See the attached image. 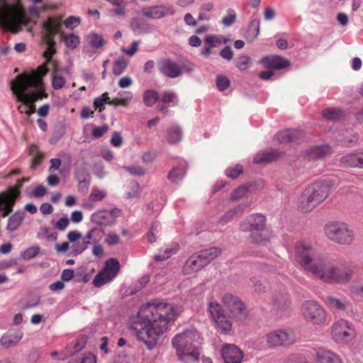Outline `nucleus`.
I'll return each mask as SVG.
<instances>
[{
    "instance_id": "nucleus-1",
    "label": "nucleus",
    "mask_w": 363,
    "mask_h": 363,
    "mask_svg": "<svg viewBox=\"0 0 363 363\" xmlns=\"http://www.w3.org/2000/svg\"><path fill=\"white\" fill-rule=\"evenodd\" d=\"M177 315V308L174 305L154 300L140 307L138 315L131 323L130 329L149 350H152L159 337L167 330L169 323Z\"/></svg>"
},
{
    "instance_id": "nucleus-2",
    "label": "nucleus",
    "mask_w": 363,
    "mask_h": 363,
    "mask_svg": "<svg viewBox=\"0 0 363 363\" xmlns=\"http://www.w3.org/2000/svg\"><path fill=\"white\" fill-rule=\"evenodd\" d=\"M47 9L52 7L40 9L30 6L26 10L22 0L12 1L0 12V27L12 33H18L24 28L30 31L37 23L40 12Z\"/></svg>"
},
{
    "instance_id": "nucleus-3",
    "label": "nucleus",
    "mask_w": 363,
    "mask_h": 363,
    "mask_svg": "<svg viewBox=\"0 0 363 363\" xmlns=\"http://www.w3.org/2000/svg\"><path fill=\"white\" fill-rule=\"evenodd\" d=\"M333 186V182L328 179L313 182L299 197L298 209L305 213L311 212L328 197Z\"/></svg>"
},
{
    "instance_id": "nucleus-4",
    "label": "nucleus",
    "mask_w": 363,
    "mask_h": 363,
    "mask_svg": "<svg viewBox=\"0 0 363 363\" xmlns=\"http://www.w3.org/2000/svg\"><path fill=\"white\" fill-rule=\"evenodd\" d=\"M30 82L24 75H18L15 80L11 82V89L16 96V100L21 103L18 111L27 115L28 105L47 98L45 90L30 91Z\"/></svg>"
},
{
    "instance_id": "nucleus-5",
    "label": "nucleus",
    "mask_w": 363,
    "mask_h": 363,
    "mask_svg": "<svg viewBox=\"0 0 363 363\" xmlns=\"http://www.w3.org/2000/svg\"><path fill=\"white\" fill-rule=\"evenodd\" d=\"M294 259L305 271L311 272L313 276L324 261V257L317 247L306 241L296 243Z\"/></svg>"
},
{
    "instance_id": "nucleus-6",
    "label": "nucleus",
    "mask_w": 363,
    "mask_h": 363,
    "mask_svg": "<svg viewBox=\"0 0 363 363\" xmlns=\"http://www.w3.org/2000/svg\"><path fill=\"white\" fill-rule=\"evenodd\" d=\"M196 337L197 334L194 330H187L173 337L172 346L181 361L190 363L199 360L200 353L194 344Z\"/></svg>"
},
{
    "instance_id": "nucleus-7",
    "label": "nucleus",
    "mask_w": 363,
    "mask_h": 363,
    "mask_svg": "<svg viewBox=\"0 0 363 363\" xmlns=\"http://www.w3.org/2000/svg\"><path fill=\"white\" fill-rule=\"evenodd\" d=\"M353 274L354 271L350 266L326 264L324 259L314 276L328 284H346L352 279Z\"/></svg>"
},
{
    "instance_id": "nucleus-8",
    "label": "nucleus",
    "mask_w": 363,
    "mask_h": 363,
    "mask_svg": "<svg viewBox=\"0 0 363 363\" xmlns=\"http://www.w3.org/2000/svg\"><path fill=\"white\" fill-rule=\"evenodd\" d=\"M60 28V18L49 16L42 23V39L46 45V50L43 52V57L47 63L55 64L52 60L53 55L56 52L55 36L57 35Z\"/></svg>"
},
{
    "instance_id": "nucleus-9",
    "label": "nucleus",
    "mask_w": 363,
    "mask_h": 363,
    "mask_svg": "<svg viewBox=\"0 0 363 363\" xmlns=\"http://www.w3.org/2000/svg\"><path fill=\"white\" fill-rule=\"evenodd\" d=\"M266 218L262 214L250 216L246 221L240 225L243 231L250 232V239L256 244H264L269 241L270 235L265 228Z\"/></svg>"
},
{
    "instance_id": "nucleus-10",
    "label": "nucleus",
    "mask_w": 363,
    "mask_h": 363,
    "mask_svg": "<svg viewBox=\"0 0 363 363\" xmlns=\"http://www.w3.org/2000/svg\"><path fill=\"white\" fill-rule=\"evenodd\" d=\"M325 236L340 245H350L354 240V231L349 225L340 221H331L324 227Z\"/></svg>"
},
{
    "instance_id": "nucleus-11",
    "label": "nucleus",
    "mask_w": 363,
    "mask_h": 363,
    "mask_svg": "<svg viewBox=\"0 0 363 363\" xmlns=\"http://www.w3.org/2000/svg\"><path fill=\"white\" fill-rule=\"evenodd\" d=\"M221 302L232 318L239 324L245 323L249 316V311L239 297L232 294H225L222 296Z\"/></svg>"
},
{
    "instance_id": "nucleus-12",
    "label": "nucleus",
    "mask_w": 363,
    "mask_h": 363,
    "mask_svg": "<svg viewBox=\"0 0 363 363\" xmlns=\"http://www.w3.org/2000/svg\"><path fill=\"white\" fill-rule=\"evenodd\" d=\"M208 312L213 320L215 328L222 334H229L232 330L233 319L225 313L223 306L217 301L208 303Z\"/></svg>"
},
{
    "instance_id": "nucleus-13",
    "label": "nucleus",
    "mask_w": 363,
    "mask_h": 363,
    "mask_svg": "<svg viewBox=\"0 0 363 363\" xmlns=\"http://www.w3.org/2000/svg\"><path fill=\"white\" fill-rule=\"evenodd\" d=\"M23 180L18 179L14 186H9L7 190L0 193V212L3 218L7 217L13 212L16 200L21 195V189Z\"/></svg>"
},
{
    "instance_id": "nucleus-14",
    "label": "nucleus",
    "mask_w": 363,
    "mask_h": 363,
    "mask_svg": "<svg viewBox=\"0 0 363 363\" xmlns=\"http://www.w3.org/2000/svg\"><path fill=\"white\" fill-rule=\"evenodd\" d=\"M301 314L304 319L313 325L324 324L327 321V313L318 302L306 301L301 308Z\"/></svg>"
},
{
    "instance_id": "nucleus-15",
    "label": "nucleus",
    "mask_w": 363,
    "mask_h": 363,
    "mask_svg": "<svg viewBox=\"0 0 363 363\" xmlns=\"http://www.w3.org/2000/svg\"><path fill=\"white\" fill-rule=\"evenodd\" d=\"M120 263L116 258H110L105 262L104 268L95 276L93 284L99 288L113 280L120 271Z\"/></svg>"
},
{
    "instance_id": "nucleus-16",
    "label": "nucleus",
    "mask_w": 363,
    "mask_h": 363,
    "mask_svg": "<svg viewBox=\"0 0 363 363\" xmlns=\"http://www.w3.org/2000/svg\"><path fill=\"white\" fill-rule=\"evenodd\" d=\"M266 342L270 348L289 347L296 342V338L291 333L277 330L267 334Z\"/></svg>"
},
{
    "instance_id": "nucleus-17",
    "label": "nucleus",
    "mask_w": 363,
    "mask_h": 363,
    "mask_svg": "<svg viewBox=\"0 0 363 363\" xmlns=\"http://www.w3.org/2000/svg\"><path fill=\"white\" fill-rule=\"evenodd\" d=\"M331 335L337 342H344L354 337V329L347 320L340 319L333 323Z\"/></svg>"
},
{
    "instance_id": "nucleus-18",
    "label": "nucleus",
    "mask_w": 363,
    "mask_h": 363,
    "mask_svg": "<svg viewBox=\"0 0 363 363\" xmlns=\"http://www.w3.org/2000/svg\"><path fill=\"white\" fill-rule=\"evenodd\" d=\"M121 211L113 208L111 211L99 210L91 215V221L97 225L108 226L116 223V218L119 216Z\"/></svg>"
},
{
    "instance_id": "nucleus-19",
    "label": "nucleus",
    "mask_w": 363,
    "mask_h": 363,
    "mask_svg": "<svg viewBox=\"0 0 363 363\" xmlns=\"http://www.w3.org/2000/svg\"><path fill=\"white\" fill-rule=\"evenodd\" d=\"M48 64L45 61L36 70H32L30 73L24 72L20 75H24L28 79V82L31 84L30 88L35 89V91L45 90L42 77L48 72Z\"/></svg>"
},
{
    "instance_id": "nucleus-20",
    "label": "nucleus",
    "mask_w": 363,
    "mask_h": 363,
    "mask_svg": "<svg viewBox=\"0 0 363 363\" xmlns=\"http://www.w3.org/2000/svg\"><path fill=\"white\" fill-rule=\"evenodd\" d=\"M157 69L162 75L169 78H177L182 74L180 65L168 58L160 59L157 62Z\"/></svg>"
},
{
    "instance_id": "nucleus-21",
    "label": "nucleus",
    "mask_w": 363,
    "mask_h": 363,
    "mask_svg": "<svg viewBox=\"0 0 363 363\" xmlns=\"http://www.w3.org/2000/svg\"><path fill=\"white\" fill-rule=\"evenodd\" d=\"M174 11L172 6L161 5L145 8L143 10V13L147 18L159 19L164 16L173 15Z\"/></svg>"
},
{
    "instance_id": "nucleus-22",
    "label": "nucleus",
    "mask_w": 363,
    "mask_h": 363,
    "mask_svg": "<svg viewBox=\"0 0 363 363\" xmlns=\"http://www.w3.org/2000/svg\"><path fill=\"white\" fill-rule=\"evenodd\" d=\"M221 353L225 363H241L244 357L243 352L231 344L223 345Z\"/></svg>"
},
{
    "instance_id": "nucleus-23",
    "label": "nucleus",
    "mask_w": 363,
    "mask_h": 363,
    "mask_svg": "<svg viewBox=\"0 0 363 363\" xmlns=\"http://www.w3.org/2000/svg\"><path fill=\"white\" fill-rule=\"evenodd\" d=\"M98 233L99 230L96 228H93L89 230L82 241H77L71 245V254L73 255L82 254L88 248L91 243V240L94 239V236L96 235Z\"/></svg>"
},
{
    "instance_id": "nucleus-24",
    "label": "nucleus",
    "mask_w": 363,
    "mask_h": 363,
    "mask_svg": "<svg viewBox=\"0 0 363 363\" xmlns=\"http://www.w3.org/2000/svg\"><path fill=\"white\" fill-rule=\"evenodd\" d=\"M303 137V133L298 129L284 130L278 132L275 138L279 143L296 142Z\"/></svg>"
},
{
    "instance_id": "nucleus-25",
    "label": "nucleus",
    "mask_w": 363,
    "mask_h": 363,
    "mask_svg": "<svg viewBox=\"0 0 363 363\" xmlns=\"http://www.w3.org/2000/svg\"><path fill=\"white\" fill-rule=\"evenodd\" d=\"M60 18V28L57 35L61 40L64 41L67 48L71 50L75 49L80 43V38L74 33H65L62 30V16L58 15Z\"/></svg>"
},
{
    "instance_id": "nucleus-26",
    "label": "nucleus",
    "mask_w": 363,
    "mask_h": 363,
    "mask_svg": "<svg viewBox=\"0 0 363 363\" xmlns=\"http://www.w3.org/2000/svg\"><path fill=\"white\" fill-rule=\"evenodd\" d=\"M205 266L199 255H194L186 261L183 267V272L185 274H191L199 271Z\"/></svg>"
},
{
    "instance_id": "nucleus-27",
    "label": "nucleus",
    "mask_w": 363,
    "mask_h": 363,
    "mask_svg": "<svg viewBox=\"0 0 363 363\" xmlns=\"http://www.w3.org/2000/svg\"><path fill=\"white\" fill-rule=\"evenodd\" d=\"M272 303L278 309H285L291 304L288 293L284 289L280 291H275L272 296Z\"/></svg>"
},
{
    "instance_id": "nucleus-28",
    "label": "nucleus",
    "mask_w": 363,
    "mask_h": 363,
    "mask_svg": "<svg viewBox=\"0 0 363 363\" xmlns=\"http://www.w3.org/2000/svg\"><path fill=\"white\" fill-rule=\"evenodd\" d=\"M262 63L268 68L275 69H284L289 65V60L280 56L266 57L262 60Z\"/></svg>"
},
{
    "instance_id": "nucleus-29",
    "label": "nucleus",
    "mask_w": 363,
    "mask_h": 363,
    "mask_svg": "<svg viewBox=\"0 0 363 363\" xmlns=\"http://www.w3.org/2000/svg\"><path fill=\"white\" fill-rule=\"evenodd\" d=\"M331 152L328 145L314 146L306 151L308 159L310 160H320L328 155Z\"/></svg>"
},
{
    "instance_id": "nucleus-30",
    "label": "nucleus",
    "mask_w": 363,
    "mask_h": 363,
    "mask_svg": "<svg viewBox=\"0 0 363 363\" xmlns=\"http://www.w3.org/2000/svg\"><path fill=\"white\" fill-rule=\"evenodd\" d=\"M23 337L21 331L5 333L0 339V345L5 348L16 345Z\"/></svg>"
},
{
    "instance_id": "nucleus-31",
    "label": "nucleus",
    "mask_w": 363,
    "mask_h": 363,
    "mask_svg": "<svg viewBox=\"0 0 363 363\" xmlns=\"http://www.w3.org/2000/svg\"><path fill=\"white\" fill-rule=\"evenodd\" d=\"M25 218V213L21 211H17L12 213L8 218L6 230L10 232L16 230L22 224Z\"/></svg>"
},
{
    "instance_id": "nucleus-32",
    "label": "nucleus",
    "mask_w": 363,
    "mask_h": 363,
    "mask_svg": "<svg viewBox=\"0 0 363 363\" xmlns=\"http://www.w3.org/2000/svg\"><path fill=\"white\" fill-rule=\"evenodd\" d=\"M279 155L280 152L277 150H271L260 152L255 157L254 162L257 164L270 162L279 157Z\"/></svg>"
},
{
    "instance_id": "nucleus-33",
    "label": "nucleus",
    "mask_w": 363,
    "mask_h": 363,
    "mask_svg": "<svg viewBox=\"0 0 363 363\" xmlns=\"http://www.w3.org/2000/svg\"><path fill=\"white\" fill-rule=\"evenodd\" d=\"M318 363H342L338 355L331 351H319L317 352Z\"/></svg>"
},
{
    "instance_id": "nucleus-34",
    "label": "nucleus",
    "mask_w": 363,
    "mask_h": 363,
    "mask_svg": "<svg viewBox=\"0 0 363 363\" xmlns=\"http://www.w3.org/2000/svg\"><path fill=\"white\" fill-rule=\"evenodd\" d=\"M221 254V250L218 247H211L202 250L199 252V256L204 264L206 266L210 262L216 259Z\"/></svg>"
},
{
    "instance_id": "nucleus-35",
    "label": "nucleus",
    "mask_w": 363,
    "mask_h": 363,
    "mask_svg": "<svg viewBox=\"0 0 363 363\" xmlns=\"http://www.w3.org/2000/svg\"><path fill=\"white\" fill-rule=\"evenodd\" d=\"M186 172V162H184L180 167H174L169 173L168 178L172 182L178 183L184 177Z\"/></svg>"
},
{
    "instance_id": "nucleus-36",
    "label": "nucleus",
    "mask_w": 363,
    "mask_h": 363,
    "mask_svg": "<svg viewBox=\"0 0 363 363\" xmlns=\"http://www.w3.org/2000/svg\"><path fill=\"white\" fill-rule=\"evenodd\" d=\"M29 155L32 157L31 169H34L40 165L44 159V154L40 151L38 147L35 145H31L30 146Z\"/></svg>"
},
{
    "instance_id": "nucleus-37",
    "label": "nucleus",
    "mask_w": 363,
    "mask_h": 363,
    "mask_svg": "<svg viewBox=\"0 0 363 363\" xmlns=\"http://www.w3.org/2000/svg\"><path fill=\"white\" fill-rule=\"evenodd\" d=\"M182 132L179 126L173 125L170 127L167 133V142L171 145H175L182 140Z\"/></svg>"
},
{
    "instance_id": "nucleus-38",
    "label": "nucleus",
    "mask_w": 363,
    "mask_h": 363,
    "mask_svg": "<svg viewBox=\"0 0 363 363\" xmlns=\"http://www.w3.org/2000/svg\"><path fill=\"white\" fill-rule=\"evenodd\" d=\"M324 302L330 310L345 311L346 309V304L341 299L333 296H327Z\"/></svg>"
},
{
    "instance_id": "nucleus-39",
    "label": "nucleus",
    "mask_w": 363,
    "mask_h": 363,
    "mask_svg": "<svg viewBox=\"0 0 363 363\" xmlns=\"http://www.w3.org/2000/svg\"><path fill=\"white\" fill-rule=\"evenodd\" d=\"M260 30L259 20L255 18L252 19L249 25L248 29L246 33V38L250 41H253L259 35Z\"/></svg>"
},
{
    "instance_id": "nucleus-40",
    "label": "nucleus",
    "mask_w": 363,
    "mask_h": 363,
    "mask_svg": "<svg viewBox=\"0 0 363 363\" xmlns=\"http://www.w3.org/2000/svg\"><path fill=\"white\" fill-rule=\"evenodd\" d=\"M322 115L329 121H338L344 117L343 111L336 108H327L323 111Z\"/></svg>"
},
{
    "instance_id": "nucleus-41",
    "label": "nucleus",
    "mask_w": 363,
    "mask_h": 363,
    "mask_svg": "<svg viewBox=\"0 0 363 363\" xmlns=\"http://www.w3.org/2000/svg\"><path fill=\"white\" fill-rule=\"evenodd\" d=\"M86 40L93 48H100L105 44V40L102 35L96 33H90L86 36Z\"/></svg>"
},
{
    "instance_id": "nucleus-42",
    "label": "nucleus",
    "mask_w": 363,
    "mask_h": 363,
    "mask_svg": "<svg viewBox=\"0 0 363 363\" xmlns=\"http://www.w3.org/2000/svg\"><path fill=\"white\" fill-rule=\"evenodd\" d=\"M37 238L39 240H56L57 235L48 227H40L37 233Z\"/></svg>"
},
{
    "instance_id": "nucleus-43",
    "label": "nucleus",
    "mask_w": 363,
    "mask_h": 363,
    "mask_svg": "<svg viewBox=\"0 0 363 363\" xmlns=\"http://www.w3.org/2000/svg\"><path fill=\"white\" fill-rule=\"evenodd\" d=\"M143 101L146 106H152L157 101H159L158 93L153 89L147 90L143 95Z\"/></svg>"
},
{
    "instance_id": "nucleus-44",
    "label": "nucleus",
    "mask_w": 363,
    "mask_h": 363,
    "mask_svg": "<svg viewBox=\"0 0 363 363\" xmlns=\"http://www.w3.org/2000/svg\"><path fill=\"white\" fill-rule=\"evenodd\" d=\"M179 250L178 244H173L171 247L166 248L164 254H159L154 256V259L157 262L164 261L169 258L172 255L175 254Z\"/></svg>"
},
{
    "instance_id": "nucleus-45",
    "label": "nucleus",
    "mask_w": 363,
    "mask_h": 363,
    "mask_svg": "<svg viewBox=\"0 0 363 363\" xmlns=\"http://www.w3.org/2000/svg\"><path fill=\"white\" fill-rule=\"evenodd\" d=\"M110 97L108 92L104 93L101 96L96 98L94 101V106L95 109H98L99 112H102L105 109V104H109Z\"/></svg>"
},
{
    "instance_id": "nucleus-46",
    "label": "nucleus",
    "mask_w": 363,
    "mask_h": 363,
    "mask_svg": "<svg viewBox=\"0 0 363 363\" xmlns=\"http://www.w3.org/2000/svg\"><path fill=\"white\" fill-rule=\"evenodd\" d=\"M128 62L123 57L118 58L115 60L113 66V73L115 75L121 74L128 66Z\"/></svg>"
},
{
    "instance_id": "nucleus-47",
    "label": "nucleus",
    "mask_w": 363,
    "mask_h": 363,
    "mask_svg": "<svg viewBox=\"0 0 363 363\" xmlns=\"http://www.w3.org/2000/svg\"><path fill=\"white\" fill-rule=\"evenodd\" d=\"M357 154H348L340 160L342 164L347 167H356Z\"/></svg>"
},
{
    "instance_id": "nucleus-48",
    "label": "nucleus",
    "mask_w": 363,
    "mask_h": 363,
    "mask_svg": "<svg viewBox=\"0 0 363 363\" xmlns=\"http://www.w3.org/2000/svg\"><path fill=\"white\" fill-rule=\"evenodd\" d=\"M283 363H308L304 356L301 354L293 353L288 355Z\"/></svg>"
},
{
    "instance_id": "nucleus-49",
    "label": "nucleus",
    "mask_w": 363,
    "mask_h": 363,
    "mask_svg": "<svg viewBox=\"0 0 363 363\" xmlns=\"http://www.w3.org/2000/svg\"><path fill=\"white\" fill-rule=\"evenodd\" d=\"M85 346V340L84 338L77 339L73 342L72 349L71 350V347H68L67 350H68L67 354H72L75 352H78L81 351Z\"/></svg>"
},
{
    "instance_id": "nucleus-50",
    "label": "nucleus",
    "mask_w": 363,
    "mask_h": 363,
    "mask_svg": "<svg viewBox=\"0 0 363 363\" xmlns=\"http://www.w3.org/2000/svg\"><path fill=\"white\" fill-rule=\"evenodd\" d=\"M242 212V208L240 206L235 207L233 209L228 211L220 220L223 224L227 223L236 215Z\"/></svg>"
},
{
    "instance_id": "nucleus-51",
    "label": "nucleus",
    "mask_w": 363,
    "mask_h": 363,
    "mask_svg": "<svg viewBox=\"0 0 363 363\" xmlns=\"http://www.w3.org/2000/svg\"><path fill=\"white\" fill-rule=\"evenodd\" d=\"M96 235L94 236V239L91 240L93 243L92 255L96 257H101L104 254L103 246L99 243V240L96 239Z\"/></svg>"
},
{
    "instance_id": "nucleus-52",
    "label": "nucleus",
    "mask_w": 363,
    "mask_h": 363,
    "mask_svg": "<svg viewBox=\"0 0 363 363\" xmlns=\"http://www.w3.org/2000/svg\"><path fill=\"white\" fill-rule=\"evenodd\" d=\"M243 172V168L240 164H236L235 167H229L225 170V174L228 177L235 179Z\"/></svg>"
},
{
    "instance_id": "nucleus-53",
    "label": "nucleus",
    "mask_w": 363,
    "mask_h": 363,
    "mask_svg": "<svg viewBox=\"0 0 363 363\" xmlns=\"http://www.w3.org/2000/svg\"><path fill=\"white\" fill-rule=\"evenodd\" d=\"M80 18L74 16H70L67 18L65 21L62 20V25L64 24L66 28L69 29H74L80 24Z\"/></svg>"
},
{
    "instance_id": "nucleus-54",
    "label": "nucleus",
    "mask_w": 363,
    "mask_h": 363,
    "mask_svg": "<svg viewBox=\"0 0 363 363\" xmlns=\"http://www.w3.org/2000/svg\"><path fill=\"white\" fill-rule=\"evenodd\" d=\"M250 59L246 55L240 56L236 60V67L243 71L249 68Z\"/></svg>"
},
{
    "instance_id": "nucleus-55",
    "label": "nucleus",
    "mask_w": 363,
    "mask_h": 363,
    "mask_svg": "<svg viewBox=\"0 0 363 363\" xmlns=\"http://www.w3.org/2000/svg\"><path fill=\"white\" fill-rule=\"evenodd\" d=\"M236 17L235 11L233 9H229L228 14L223 18L222 23L225 26H230L235 22Z\"/></svg>"
},
{
    "instance_id": "nucleus-56",
    "label": "nucleus",
    "mask_w": 363,
    "mask_h": 363,
    "mask_svg": "<svg viewBox=\"0 0 363 363\" xmlns=\"http://www.w3.org/2000/svg\"><path fill=\"white\" fill-rule=\"evenodd\" d=\"M230 84L229 79L223 75L218 76L216 78V85L220 91H224L227 89Z\"/></svg>"
},
{
    "instance_id": "nucleus-57",
    "label": "nucleus",
    "mask_w": 363,
    "mask_h": 363,
    "mask_svg": "<svg viewBox=\"0 0 363 363\" xmlns=\"http://www.w3.org/2000/svg\"><path fill=\"white\" fill-rule=\"evenodd\" d=\"M106 196V191L99 189H93L89 195V200L91 201L96 202L104 199Z\"/></svg>"
},
{
    "instance_id": "nucleus-58",
    "label": "nucleus",
    "mask_w": 363,
    "mask_h": 363,
    "mask_svg": "<svg viewBox=\"0 0 363 363\" xmlns=\"http://www.w3.org/2000/svg\"><path fill=\"white\" fill-rule=\"evenodd\" d=\"M65 84V80L63 77L60 75H57L55 73L52 74V86L54 89H62Z\"/></svg>"
},
{
    "instance_id": "nucleus-59",
    "label": "nucleus",
    "mask_w": 363,
    "mask_h": 363,
    "mask_svg": "<svg viewBox=\"0 0 363 363\" xmlns=\"http://www.w3.org/2000/svg\"><path fill=\"white\" fill-rule=\"evenodd\" d=\"M40 252V247L38 246H33L26 250L22 257L26 259H30L37 256Z\"/></svg>"
},
{
    "instance_id": "nucleus-60",
    "label": "nucleus",
    "mask_w": 363,
    "mask_h": 363,
    "mask_svg": "<svg viewBox=\"0 0 363 363\" xmlns=\"http://www.w3.org/2000/svg\"><path fill=\"white\" fill-rule=\"evenodd\" d=\"M105 242L109 246L116 245L120 242V236L114 232H109L106 236Z\"/></svg>"
},
{
    "instance_id": "nucleus-61",
    "label": "nucleus",
    "mask_w": 363,
    "mask_h": 363,
    "mask_svg": "<svg viewBox=\"0 0 363 363\" xmlns=\"http://www.w3.org/2000/svg\"><path fill=\"white\" fill-rule=\"evenodd\" d=\"M177 98L176 94L172 91H164L159 96V101L162 104L173 102Z\"/></svg>"
},
{
    "instance_id": "nucleus-62",
    "label": "nucleus",
    "mask_w": 363,
    "mask_h": 363,
    "mask_svg": "<svg viewBox=\"0 0 363 363\" xmlns=\"http://www.w3.org/2000/svg\"><path fill=\"white\" fill-rule=\"evenodd\" d=\"M132 95L130 93H129V96L125 98L118 99L115 98L113 99H110L109 105H113V106H127L128 105L129 101L131 99Z\"/></svg>"
},
{
    "instance_id": "nucleus-63",
    "label": "nucleus",
    "mask_w": 363,
    "mask_h": 363,
    "mask_svg": "<svg viewBox=\"0 0 363 363\" xmlns=\"http://www.w3.org/2000/svg\"><path fill=\"white\" fill-rule=\"evenodd\" d=\"M205 43L206 45L210 46V48H216L220 45L222 43L220 39L215 35H206L204 39Z\"/></svg>"
},
{
    "instance_id": "nucleus-64",
    "label": "nucleus",
    "mask_w": 363,
    "mask_h": 363,
    "mask_svg": "<svg viewBox=\"0 0 363 363\" xmlns=\"http://www.w3.org/2000/svg\"><path fill=\"white\" fill-rule=\"evenodd\" d=\"M251 281L253 283V286L255 288V291L258 294H262L265 292L266 287L262 283L261 280L256 277H253L251 278Z\"/></svg>"
}]
</instances>
